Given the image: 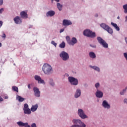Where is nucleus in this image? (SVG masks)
I'll return each instance as SVG.
<instances>
[{"instance_id":"obj_1","label":"nucleus","mask_w":127,"mask_h":127,"mask_svg":"<svg viewBox=\"0 0 127 127\" xmlns=\"http://www.w3.org/2000/svg\"><path fill=\"white\" fill-rule=\"evenodd\" d=\"M42 70L46 75H50L52 73V67L49 64H45L42 67Z\"/></svg>"},{"instance_id":"obj_2","label":"nucleus","mask_w":127,"mask_h":127,"mask_svg":"<svg viewBox=\"0 0 127 127\" xmlns=\"http://www.w3.org/2000/svg\"><path fill=\"white\" fill-rule=\"evenodd\" d=\"M83 35L87 37H90V38H95L97 36L95 32H92L89 29L85 30L83 32Z\"/></svg>"},{"instance_id":"obj_3","label":"nucleus","mask_w":127,"mask_h":127,"mask_svg":"<svg viewBox=\"0 0 127 127\" xmlns=\"http://www.w3.org/2000/svg\"><path fill=\"white\" fill-rule=\"evenodd\" d=\"M72 123L75 125H72L71 127H86V125L80 120H73Z\"/></svg>"},{"instance_id":"obj_4","label":"nucleus","mask_w":127,"mask_h":127,"mask_svg":"<svg viewBox=\"0 0 127 127\" xmlns=\"http://www.w3.org/2000/svg\"><path fill=\"white\" fill-rule=\"evenodd\" d=\"M100 26L103 28V29H105V30H106L108 33H110V34H113V29L112 28L110 27L109 26L106 25L105 23H102L100 25Z\"/></svg>"},{"instance_id":"obj_5","label":"nucleus","mask_w":127,"mask_h":127,"mask_svg":"<svg viewBox=\"0 0 127 127\" xmlns=\"http://www.w3.org/2000/svg\"><path fill=\"white\" fill-rule=\"evenodd\" d=\"M97 40L99 43H100L101 45H102L104 48H108V47H109V45L107 43V42H106V41H105V40H104V39H102L101 37H98Z\"/></svg>"},{"instance_id":"obj_6","label":"nucleus","mask_w":127,"mask_h":127,"mask_svg":"<svg viewBox=\"0 0 127 127\" xmlns=\"http://www.w3.org/2000/svg\"><path fill=\"white\" fill-rule=\"evenodd\" d=\"M60 56L64 61H67V60L69 59V54L64 51L61 52L60 54Z\"/></svg>"},{"instance_id":"obj_7","label":"nucleus","mask_w":127,"mask_h":127,"mask_svg":"<svg viewBox=\"0 0 127 127\" xmlns=\"http://www.w3.org/2000/svg\"><path fill=\"white\" fill-rule=\"evenodd\" d=\"M69 82L70 83L71 85H74L76 86V85H78V79L75 78L72 76L68 77V78Z\"/></svg>"},{"instance_id":"obj_8","label":"nucleus","mask_w":127,"mask_h":127,"mask_svg":"<svg viewBox=\"0 0 127 127\" xmlns=\"http://www.w3.org/2000/svg\"><path fill=\"white\" fill-rule=\"evenodd\" d=\"M23 111L24 113L26 114V115H30L31 114V110L28 108V104L26 103L24 104Z\"/></svg>"},{"instance_id":"obj_9","label":"nucleus","mask_w":127,"mask_h":127,"mask_svg":"<svg viewBox=\"0 0 127 127\" xmlns=\"http://www.w3.org/2000/svg\"><path fill=\"white\" fill-rule=\"evenodd\" d=\"M78 116H79V117L81 119L87 118V115H85V113H84V111L82 109L78 110Z\"/></svg>"},{"instance_id":"obj_10","label":"nucleus","mask_w":127,"mask_h":127,"mask_svg":"<svg viewBox=\"0 0 127 127\" xmlns=\"http://www.w3.org/2000/svg\"><path fill=\"white\" fill-rule=\"evenodd\" d=\"M35 79L36 81H38V83H39L40 84H45L44 80L41 79V77H40V76L38 75L35 76Z\"/></svg>"},{"instance_id":"obj_11","label":"nucleus","mask_w":127,"mask_h":127,"mask_svg":"<svg viewBox=\"0 0 127 127\" xmlns=\"http://www.w3.org/2000/svg\"><path fill=\"white\" fill-rule=\"evenodd\" d=\"M14 21L16 24H20L22 22V20L20 18L19 16H16L14 18Z\"/></svg>"},{"instance_id":"obj_12","label":"nucleus","mask_w":127,"mask_h":127,"mask_svg":"<svg viewBox=\"0 0 127 127\" xmlns=\"http://www.w3.org/2000/svg\"><path fill=\"white\" fill-rule=\"evenodd\" d=\"M33 91L34 92L35 97H40V92L39 91V89L37 87H34Z\"/></svg>"},{"instance_id":"obj_13","label":"nucleus","mask_w":127,"mask_h":127,"mask_svg":"<svg viewBox=\"0 0 127 127\" xmlns=\"http://www.w3.org/2000/svg\"><path fill=\"white\" fill-rule=\"evenodd\" d=\"M17 124L19 127H30V126L28 125V123H23L22 122L20 121L17 122Z\"/></svg>"},{"instance_id":"obj_14","label":"nucleus","mask_w":127,"mask_h":127,"mask_svg":"<svg viewBox=\"0 0 127 127\" xmlns=\"http://www.w3.org/2000/svg\"><path fill=\"white\" fill-rule=\"evenodd\" d=\"M71 24H72V22H71V21H70L69 20L64 19L63 21V25L64 26H68V25H71Z\"/></svg>"},{"instance_id":"obj_15","label":"nucleus","mask_w":127,"mask_h":127,"mask_svg":"<svg viewBox=\"0 0 127 127\" xmlns=\"http://www.w3.org/2000/svg\"><path fill=\"white\" fill-rule=\"evenodd\" d=\"M77 43V39L76 38L73 37L71 39V40L69 42V45H74Z\"/></svg>"},{"instance_id":"obj_16","label":"nucleus","mask_w":127,"mask_h":127,"mask_svg":"<svg viewBox=\"0 0 127 127\" xmlns=\"http://www.w3.org/2000/svg\"><path fill=\"white\" fill-rule=\"evenodd\" d=\"M102 106L105 109H110V108H111V106L109 105V104L108 103V102H107V101L106 100L103 101Z\"/></svg>"},{"instance_id":"obj_17","label":"nucleus","mask_w":127,"mask_h":127,"mask_svg":"<svg viewBox=\"0 0 127 127\" xmlns=\"http://www.w3.org/2000/svg\"><path fill=\"white\" fill-rule=\"evenodd\" d=\"M20 15L21 16V17H22V18H27L28 17L27 13L25 12L24 11H22V12H21L20 13Z\"/></svg>"},{"instance_id":"obj_18","label":"nucleus","mask_w":127,"mask_h":127,"mask_svg":"<svg viewBox=\"0 0 127 127\" xmlns=\"http://www.w3.org/2000/svg\"><path fill=\"white\" fill-rule=\"evenodd\" d=\"M55 15V12L53 10H51L49 11L48 12H47V13H46V15L47 16H54V15Z\"/></svg>"},{"instance_id":"obj_19","label":"nucleus","mask_w":127,"mask_h":127,"mask_svg":"<svg viewBox=\"0 0 127 127\" xmlns=\"http://www.w3.org/2000/svg\"><path fill=\"white\" fill-rule=\"evenodd\" d=\"M96 96L97 98H102L103 97V92L100 91L98 90L96 93Z\"/></svg>"},{"instance_id":"obj_20","label":"nucleus","mask_w":127,"mask_h":127,"mask_svg":"<svg viewBox=\"0 0 127 127\" xmlns=\"http://www.w3.org/2000/svg\"><path fill=\"white\" fill-rule=\"evenodd\" d=\"M38 108V105L37 104L33 105L32 106V107L31 108V112H35V111H36V110H37Z\"/></svg>"},{"instance_id":"obj_21","label":"nucleus","mask_w":127,"mask_h":127,"mask_svg":"<svg viewBox=\"0 0 127 127\" xmlns=\"http://www.w3.org/2000/svg\"><path fill=\"white\" fill-rule=\"evenodd\" d=\"M80 96H81V90H80V89H77L75 94V97L79 98Z\"/></svg>"},{"instance_id":"obj_22","label":"nucleus","mask_w":127,"mask_h":127,"mask_svg":"<svg viewBox=\"0 0 127 127\" xmlns=\"http://www.w3.org/2000/svg\"><path fill=\"white\" fill-rule=\"evenodd\" d=\"M111 24L112 26H114V27H115V29H116V30H117V31H120V27H119V26H118V25H117V24L112 22Z\"/></svg>"},{"instance_id":"obj_23","label":"nucleus","mask_w":127,"mask_h":127,"mask_svg":"<svg viewBox=\"0 0 127 127\" xmlns=\"http://www.w3.org/2000/svg\"><path fill=\"white\" fill-rule=\"evenodd\" d=\"M89 55L90 58H92L93 59L96 58V54H95V53L91 52L89 53Z\"/></svg>"},{"instance_id":"obj_24","label":"nucleus","mask_w":127,"mask_h":127,"mask_svg":"<svg viewBox=\"0 0 127 127\" xmlns=\"http://www.w3.org/2000/svg\"><path fill=\"white\" fill-rule=\"evenodd\" d=\"M17 99L18 101H19L20 102H23V101L25 100V99L21 97V96H18L17 97Z\"/></svg>"},{"instance_id":"obj_25","label":"nucleus","mask_w":127,"mask_h":127,"mask_svg":"<svg viewBox=\"0 0 127 127\" xmlns=\"http://www.w3.org/2000/svg\"><path fill=\"white\" fill-rule=\"evenodd\" d=\"M57 7L59 10H62V7H63V5L60 4V3H57Z\"/></svg>"},{"instance_id":"obj_26","label":"nucleus","mask_w":127,"mask_h":127,"mask_svg":"<svg viewBox=\"0 0 127 127\" xmlns=\"http://www.w3.org/2000/svg\"><path fill=\"white\" fill-rule=\"evenodd\" d=\"M65 46H66V44L64 42H62V43L59 45V47H60V48H65Z\"/></svg>"},{"instance_id":"obj_27","label":"nucleus","mask_w":127,"mask_h":127,"mask_svg":"<svg viewBox=\"0 0 127 127\" xmlns=\"http://www.w3.org/2000/svg\"><path fill=\"white\" fill-rule=\"evenodd\" d=\"M12 90L14 92H18V88H17V87H16V86H13L12 87Z\"/></svg>"},{"instance_id":"obj_28","label":"nucleus","mask_w":127,"mask_h":127,"mask_svg":"<svg viewBox=\"0 0 127 127\" xmlns=\"http://www.w3.org/2000/svg\"><path fill=\"white\" fill-rule=\"evenodd\" d=\"M123 8L124 9H125V11H124L125 13H127V4L123 6Z\"/></svg>"},{"instance_id":"obj_29","label":"nucleus","mask_w":127,"mask_h":127,"mask_svg":"<svg viewBox=\"0 0 127 127\" xmlns=\"http://www.w3.org/2000/svg\"><path fill=\"white\" fill-rule=\"evenodd\" d=\"M93 69L94 70H96V71H98V72H100V68L98 67H97L96 66H92Z\"/></svg>"},{"instance_id":"obj_30","label":"nucleus","mask_w":127,"mask_h":127,"mask_svg":"<svg viewBox=\"0 0 127 127\" xmlns=\"http://www.w3.org/2000/svg\"><path fill=\"white\" fill-rule=\"evenodd\" d=\"M127 87H126L125 89H124L122 91L120 92V94L124 95V94H125V93H126V92L127 91Z\"/></svg>"},{"instance_id":"obj_31","label":"nucleus","mask_w":127,"mask_h":127,"mask_svg":"<svg viewBox=\"0 0 127 127\" xmlns=\"http://www.w3.org/2000/svg\"><path fill=\"white\" fill-rule=\"evenodd\" d=\"M66 39L67 42L69 44V42H70V41H71V40H70V37H69L68 36H67L66 37Z\"/></svg>"},{"instance_id":"obj_32","label":"nucleus","mask_w":127,"mask_h":127,"mask_svg":"<svg viewBox=\"0 0 127 127\" xmlns=\"http://www.w3.org/2000/svg\"><path fill=\"white\" fill-rule=\"evenodd\" d=\"M51 43L53 44V45H54V46H55V47H56V46H57V43H55V42L54 41H52Z\"/></svg>"},{"instance_id":"obj_33","label":"nucleus","mask_w":127,"mask_h":127,"mask_svg":"<svg viewBox=\"0 0 127 127\" xmlns=\"http://www.w3.org/2000/svg\"><path fill=\"white\" fill-rule=\"evenodd\" d=\"M2 35L1 36L2 38H5L6 37V35H5V34L4 33V32H2Z\"/></svg>"},{"instance_id":"obj_34","label":"nucleus","mask_w":127,"mask_h":127,"mask_svg":"<svg viewBox=\"0 0 127 127\" xmlns=\"http://www.w3.org/2000/svg\"><path fill=\"white\" fill-rule=\"evenodd\" d=\"M50 85L51 86H54V82H53V80H51V81L50 82Z\"/></svg>"},{"instance_id":"obj_35","label":"nucleus","mask_w":127,"mask_h":127,"mask_svg":"<svg viewBox=\"0 0 127 127\" xmlns=\"http://www.w3.org/2000/svg\"><path fill=\"white\" fill-rule=\"evenodd\" d=\"M31 127H36V124L35 123H33L31 125Z\"/></svg>"},{"instance_id":"obj_36","label":"nucleus","mask_w":127,"mask_h":127,"mask_svg":"<svg viewBox=\"0 0 127 127\" xmlns=\"http://www.w3.org/2000/svg\"><path fill=\"white\" fill-rule=\"evenodd\" d=\"M99 86H100V83H96V84H95V87H96V88H98V87H99Z\"/></svg>"},{"instance_id":"obj_37","label":"nucleus","mask_w":127,"mask_h":127,"mask_svg":"<svg viewBox=\"0 0 127 127\" xmlns=\"http://www.w3.org/2000/svg\"><path fill=\"white\" fill-rule=\"evenodd\" d=\"M90 46H91V47H92V48H96V47H97L96 45H90Z\"/></svg>"},{"instance_id":"obj_38","label":"nucleus","mask_w":127,"mask_h":127,"mask_svg":"<svg viewBox=\"0 0 127 127\" xmlns=\"http://www.w3.org/2000/svg\"><path fill=\"white\" fill-rule=\"evenodd\" d=\"M3 102V98L0 96V103Z\"/></svg>"},{"instance_id":"obj_39","label":"nucleus","mask_w":127,"mask_h":127,"mask_svg":"<svg viewBox=\"0 0 127 127\" xmlns=\"http://www.w3.org/2000/svg\"><path fill=\"white\" fill-rule=\"evenodd\" d=\"M3 11V8H1V9H0V13H2Z\"/></svg>"},{"instance_id":"obj_40","label":"nucleus","mask_w":127,"mask_h":127,"mask_svg":"<svg viewBox=\"0 0 127 127\" xmlns=\"http://www.w3.org/2000/svg\"><path fill=\"white\" fill-rule=\"evenodd\" d=\"M3 3V0H0V5H1Z\"/></svg>"},{"instance_id":"obj_41","label":"nucleus","mask_w":127,"mask_h":127,"mask_svg":"<svg viewBox=\"0 0 127 127\" xmlns=\"http://www.w3.org/2000/svg\"><path fill=\"white\" fill-rule=\"evenodd\" d=\"M2 26V21H0V28Z\"/></svg>"},{"instance_id":"obj_42","label":"nucleus","mask_w":127,"mask_h":127,"mask_svg":"<svg viewBox=\"0 0 127 127\" xmlns=\"http://www.w3.org/2000/svg\"><path fill=\"white\" fill-rule=\"evenodd\" d=\"M64 31V29H61L60 31V33H62Z\"/></svg>"},{"instance_id":"obj_43","label":"nucleus","mask_w":127,"mask_h":127,"mask_svg":"<svg viewBox=\"0 0 127 127\" xmlns=\"http://www.w3.org/2000/svg\"><path fill=\"white\" fill-rule=\"evenodd\" d=\"M124 102L125 103H126L127 104V99H125L124 100Z\"/></svg>"},{"instance_id":"obj_44","label":"nucleus","mask_w":127,"mask_h":127,"mask_svg":"<svg viewBox=\"0 0 127 127\" xmlns=\"http://www.w3.org/2000/svg\"><path fill=\"white\" fill-rule=\"evenodd\" d=\"M28 89H30V84L28 85Z\"/></svg>"},{"instance_id":"obj_45","label":"nucleus","mask_w":127,"mask_h":127,"mask_svg":"<svg viewBox=\"0 0 127 127\" xmlns=\"http://www.w3.org/2000/svg\"><path fill=\"white\" fill-rule=\"evenodd\" d=\"M125 41H126V43H127V38H125Z\"/></svg>"},{"instance_id":"obj_46","label":"nucleus","mask_w":127,"mask_h":127,"mask_svg":"<svg viewBox=\"0 0 127 127\" xmlns=\"http://www.w3.org/2000/svg\"><path fill=\"white\" fill-rule=\"evenodd\" d=\"M4 99H8V96H5V97H4Z\"/></svg>"},{"instance_id":"obj_47","label":"nucleus","mask_w":127,"mask_h":127,"mask_svg":"<svg viewBox=\"0 0 127 127\" xmlns=\"http://www.w3.org/2000/svg\"><path fill=\"white\" fill-rule=\"evenodd\" d=\"M126 21H127V16H126Z\"/></svg>"},{"instance_id":"obj_48","label":"nucleus","mask_w":127,"mask_h":127,"mask_svg":"<svg viewBox=\"0 0 127 127\" xmlns=\"http://www.w3.org/2000/svg\"><path fill=\"white\" fill-rule=\"evenodd\" d=\"M95 16H96V17H98V14H95Z\"/></svg>"},{"instance_id":"obj_49","label":"nucleus","mask_w":127,"mask_h":127,"mask_svg":"<svg viewBox=\"0 0 127 127\" xmlns=\"http://www.w3.org/2000/svg\"><path fill=\"white\" fill-rule=\"evenodd\" d=\"M117 18H118V19H120V17H119V16H118Z\"/></svg>"},{"instance_id":"obj_50","label":"nucleus","mask_w":127,"mask_h":127,"mask_svg":"<svg viewBox=\"0 0 127 127\" xmlns=\"http://www.w3.org/2000/svg\"><path fill=\"white\" fill-rule=\"evenodd\" d=\"M1 43H0V47H1Z\"/></svg>"}]
</instances>
